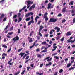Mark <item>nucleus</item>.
Instances as JSON below:
<instances>
[{
    "label": "nucleus",
    "mask_w": 75,
    "mask_h": 75,
    "mask_svg": "<svg viewBox=\"0 0 75 75\" xmlns=\"http://www.w3.org/2000/svg\"><path fill=\"white\" fill-rule=\"evenodd\" d=\"M48 13L47 12L45 13L43 16L44 18H45V21H48V18L47 17V15Z\"/></svg>",
    "instance_id": "1"
},
{
    "label": "nucleus",
    "mask_w": 75,
    "mask_h": 75,
    "mask_svg": "<svg viewBox=\"0 0 75 75\" xmlns=\"http://www.w3.org/2000/svg\"><path fill=\"white\" fill-rule=\"evenodd\" d=\"M57 19L54 18H50L49 21V23H55L57 21Z\"/></svg>",
    "instance_id": "2"
},
{
    "label": "nucleus",
    "mask_w": 75,
    "mask_h": 75,
    "mask_svg": "<svg viewBox=\"0 0 75 75\" xmlns=\"http://www.w3.org/2000/svg\"><path fill=\"white\" fill-rule=\"evenodd\" d=\"M54 7V5H52V4L49 3L48 4V7H47V9L49 10L50 8L51 9V8H52Z\"/></svg>",
    "instance_id": "3"
},
{
    "label": "nucleus",
    "mask_w": 75,
    "mask_h": 75,
    "mask_svg": "<svg viewBox=\"0 0 75 75\" xmlns=\"http://www.w3.org/2000/svg\"><path fill=\"white\" fill-rule=\"evenodd\" d=\"M19 37L17 36H16L12 40L14 41V42H15L16 41L19 40Z\"/></svg>",
    "instance_id": "4"
},
{
    "label": "nucleus",
    "mask_w": 75,
    "mask_h": 75,
    "mask_svg": "<svg viewBox=\"0 0 75 75\" xmlns=\"http://www.w3.org/2000/svg\"><path fill=\"white\" fill-rule=\"evenodd\" d=\"M33 1L31 2L30 1H29L25 2V4H26V3H27L28 4L27 5V6H29L30 4H33Z\"/></svg>",
    "instance_id": "5"
},
{
    "label": "nucleus",
    "mask_w": 75,
    "mask_h": 75,
    "mask_svg": "<svg viewBox=\"0 0 75 75\" xmlns=\"http://www.w3.org/2000/svg\"><path fill=\"white\" fill-rule=\"evenodd\" d=\"M75 41V38L74 40H71L70 39H68L67 40V43L71 42V43H74Z\"/></svg>",
    "instance_id": "6"
},
{
    "label": "nucleus",
    "mask_w": 75,
    "mask_h": 75,
    "mask_svg": "<svg viewBox=\"0 0 75 75\" xmlns=\"http://www.w3.org/2000/svg\"><path fill=\"white\" fill-rule=\"evenodd\" d=\"M34 14V13H33V12H30L29 13H28V14H26V17H28L29 16H30V15H31L32 16H33Z\"/></svg>",
    "instance_id": "7"
},
{
    "label": "nucleus",
    "mask_w": 75,
    "mask_h": 75,
    "mask_svg": "<svg viewBox=\"0 0 75 75\" xmlns=\"http://www.w3.org/2000/svg\"><path fill=\"white\" fill-rule=\"evenodd\" d=\"M28 39L29 42L30 43L32 42L33 41V39L29 37H28Z\"/></svg>",
    "instance_id": "8"
},
{
    "label": "nucleus",
    "mask_w": 75,
    "mask_h": 75,
    "mask_svg": "<svg viewBox=\"0 0 75 75\" xmlns=\"http://www.w3.org/2000/svg\"><path fill=\"white\" fill-rule=\"evenodd\" d=\"M12 59H11L8 62V64H9L10 65H12L13 64V63L12 62V63H11V61H12Z\"/></svg>",
    "instance_id": "9"
},
{
    "label": "nucleus",
    "mask_w": 75,
    "mask_h": 75,
    "mask_svg": "<svg viewBox=\"0 0 75 75\" xmlns=\"http://www.w3.org/2000/svg\"><path fill=\"white\" fill-rule=\"evenodd\" d=\"M67 8L66 7H64V8H63L62 12L63 13H65V12H67V10H66V9Z\"/></svg>",
    "instance_id": "10"
},
{
    "label": "nucleus",
    "mask_w": 75,
    "mask_h": 75,
    "mask_svg": "<svg viewBox=\"0 0 75 75\" xmlns=\"http://www.w3.org/2000/svg\"><path fill=\"white\" fill-rule=\"evenodd\" d=\"M71 34H72V33L70 32H68L67 33L66 35H67V36H69V35H71Z\"/></svg>",
    "instance_id": "11"
},
{
    "label": "nucleus",
    "mask_w": 75,
    "mask_h": 75,
    "mask_svg": "<svg viewBox=\"0 0 75 75\" xmlns=\"http://www.w3.org/2000/svg\"><path fill=\"white\" fill-rule=\"evenodd\" d=\"M4 16H5V15L3 13L1 15V17H0V20H1V19H2V18H4Z\"/></svg>",
    "instance_id": "12"
},
{
    "label": "nucleus",
    "mask_w": 75,
    "mask_h": 75,
    "mask_svg": "<svg viewBox=\"0 0 75 75\" xmlns=\"http://www.w3.org/2000/svg\"><path fill=\"white\" fill-rule=\"evenodd\" d=\"M25 55V53H23L22 52L20 53L19 54V55H21V57H22L23 56V55Z\"/></svg>",
    "instance_id": "13"
},
{
    "label": "nucleus",
    "mask_w": 75,
    "mask_h": 75,
    "mask_svg": "<svg viewBox=\"0 0 75 75\" xmlns=\"http://www.w3.org/2000/svg\"><path fill=\"white\" fill-rule=\"evenodd\" d=\"M34 22H33L31 21H29L28 24V26H29V25H31V24L32 23H33H33H34Z\"/></svg>",
    "instance_id": "14"
},
{
    "label": "nucleus",
    "mask_w": 75,
    "mask_h": 75,
    "mask_svg": "<svg viewBox=\"0 0 75 75\" xmlns=\"http://www.w3.org/2000/svg\"><path fill=\"white\" fill-rule=\"evenodd\" d=\"M35 42L33 45L32 46H30V49H31L33 47H34V46H35Z\"/></svg>",
    "instance_id": "15"
},
{
    "label": "nucleus",
    "mask_w": 75,
    "mask_h": 75,
    "mask_svg": "<svg viewBox=\"0 0 75 75\" xmlns=\"http://www.w3.org/2000/svg\"><path fill=\"white\" fill-rule=\"evenodd\" d=\"M39 18V16H36L35 18V21L36 23H37L38 22V20L37 19H38Z\"/></svg>",
    "instance_id": "16"
},
{
    "label": "nucleus",
    "mask_w": 75,
    "mask_h": 75,
    "mask_svg": "<svg viewBox=\"0 0 75 75\" xmlns=\"http://www.w3.org/2000/svg\"><path fill=\"white\" fill-rule=\"evenodd\" d=\"M29 54H25V55L23 57L22 59L23 60L24 59L25 57H26V56H27V55H28Z\"/></svg>",
    "instance_id": "17"
},
{
    "label": "nucleus",
    "mask_w": 75,
    "mask_h": 75,
    "mask_svg": "<svg viewBox=\"0 0 75 75\" xmlns=\"http://www.w3.org/2000/svg\"><path fill=\"white\" fill-rule=\"evenodd\" d=\"M74 57H72L71 58V59L73 60V61H71V64H72V63H74Z\"/></svg>",
    "instance_id": "18"
},
{
    "label": "nucleus",
    "mask_w": 75,
    "mask_h": 75,
    "mask_svg": "<svg viewBox=\"0 0 75 75\" xmlns=\"http://www.w3.org/2000/svg\"><path fill=\"white\" fill-rule=\"evenodd\" d=\"M52 64V63H51V62H50L49 63V64H46V67L49 66V65H51Z\"/></svg>",
    "instance_id": "19"
},
{
    "label": "nucleus",
    "mask_w": 75,
    "mask_h": 75,
    "mask_svg": "<svg viewBox=\"0 0 75 75\" xmlns=\"http://www.w3.org/2000/svg\"><path fill=\"white\" fill-rule=\"evenodd\" d=\"M30 18L32 20L31 21H32L33 23V22L34 23V18H33V16H32Z\"/></svg>",
    "instance_id": "20"
},
{
    "label": "nucleus",
    "mask_w": 75,
    "mask_h": 75,
    "mask_svg": "<svg viewBox=\"0 0 75 75\" xmlns=\"http://www.w3.org/2000/svg\"><path fill=\"white\" fill-rule=\"evenodd\" d=\"M73 4H74V1H71V2L69 3V5H73Z\"/></svg>",
    "instance_id": "21"
},
{
    "label": "nucleus",
    "mask_w": 75,
    "mask_h": 75,
    "mask_svg": "<svg viewBox=\"0 0 75 75\" xmlns=\"http://www.w3.org/2000/svg\"><path fill=\"white\" fill-rule=\"evenodd\" d=\"M2 47L4 48H7V46L6 45H2Z\"/></svg>",
    "instance_id": "22"
},
{
    "label": "nucleus",
    "mask_w": 75,
    "mask_h": 75,
    "mask_svg": "<svg viewBox=\"0 0 75 75\" xmlns=\"http://www.w3.org/2000/svg\"><path fill=\"white\" fill-rule=\"evenodd\" d=\"M71 65H72L71 63H69L67 66V68H68V67H70V66H71Z\"/></svg>",
    "instance_id": "23"
},
{
    "label": "nucleus",
    "mask_w": 75,
    "mask_h": 75,
    "mask_svg": "<svg viewBox=\"0 0 75 75\" xmlns=\"http://www.w3.org/2000/svg\"><path fill=\"white\" fill-rule=\"evenodd\" d=\"M17 15H15L13 17V19H14V18H17Z\"/></svg>",
    "instance_id": "24"
},
{
    "label": "nucleus",
    "mask_w": 75,
    "mask_h": 75,
    "mask_svg": "<svg viewBox=\"0 0 75 75\" xmlns=\"http://www.w3.org/2000/svg\"><path fill=\"white\" fill-rule=\"evenodd\" d=\"M63 71H64V70H63V69H61L59 70V72L61 74V73H62V72Z\"/></svg>",
    "instance_id": "25"
},
{
    "label": "nucleus",
    "mask_w": 75,
    "mask_h": 75,
    "mask_svg": "<svg viewBox=\"0 0 75 75\" xmlns=\"http://www.w3.org/2000/svg\"><path fill=\"white\" fill-rule=\"evenodd\" d=\"M54 58H55V59H59V57L57 56H54Z\"/></svg>",
    "instance_id": "26"
},
{
    "label": "nucleus",
    "mask_w": 75,
    "mask_h": 75,
    "mask_svg": "<svg viewBox=\"0 0 75 75\" xmlns=\"http://www.w3.org/2000/svg\"><path fill=\"white\" fill-rule=\"evenodd\" d=\"M4 55L6 56V57H7V54H5V53H4L2 54V57H3Z\"/></svg>",
    "instance_id": "27"
},
{
    "label": "nucleus",
    "mask_w": 75,
    "mask_h": 75,
    "mask_svg": "<svg viewBox=\"0 0 75 75\" xmlns=\"http://www.w3.org/2000/svg\"><path fill=\"white\" fill-rule=\"evenodd\" d=\"M31 7H32V8H35V4H33L32 6H31Z\"/></svg>",
    "instance_id": "28"
},
{
    "label": "nucleus",
    "mask_w": 75,
    "mask_h": 75,
    "mask_svg": "<svg viewBox=\"0 0 75 75\" xmlns=\"http://www.w3.org/2000/svg\"><path fill=\"white\" fill-rule=\"evenodd\" d=\"M43 26L42 25L40 27V28L39 29V30H42V29H43Z\"/></svg>",
    "instance_id": "29"
},
{
    "label": "nucleus",
    "mask_w": 75,
    "mask_h": 75,
    "mask_svg": "<svg viewBox=\"0 0 75 75\" xmlns=\"http://www.w3.org/2000/svg\"><path fill=\"white\" fill-rule=\"evenodd\" d=\"M30 19H31L30 17L26 19V21H29V20H30Z\"/></svg>",
    "instance_id": "30"
},
{
    "label": "nucleus",
    "mask_w": 75,
    "mask_h": 75,
    "mask_svg": "<svg viewBox=\"0 0 75 75\" xmlns=\"http://www.w3.org/2000/svg\"><path fill=\"white\" fill-rule=\"evenodd\" d=\"M57 33H58V32H59V30H60V28H58L57 30Z\"/></svg>",
    "instance_id": "31"
},
{
    "label": "nucleus",
    "mask_w": 75,
    "mask_h": 75,
    "mask_svg": "<svg viewBox=\"0 0 75 75\" xmlns=\"http://www.w3.org/2000/svg\"><path fill=\"white\" fill-rule=\"evenodd\" d=\"M11 48L10 47V49L8 50V51H7L8 53H9V52H10V51H11Z\"/></svg>",
    "instance_id": "32"
},
{
    "label": "nucleus",
    "mask_w": 75,
    "mask_h": 75,
    "mask_svg": "<svg viewBox=\"0 0 75 75\" xmlns=\"http://www.w3.org/2000/svg\"><path fill=\"white\" fill-rule=\"evenodd\" d=\"M23 49V48H21L20 49H19L18 50V52H20V51H21Z\"/></svg>",
    "instance_id": "33"
},
{
    "label": "nucleus",
    "mask_w": 75,
    "mask_h": 75,
    "mask_svg": "<svg viewBox=\"0 0 75 75\" xmlns=\"http://www.w3.org/2000/svg\"><path fill=\"white\" fill-rule=\"evenodd\" d=\"M7 20V17L4 18L3 19V21H6Z\"/></svg>",
    "instance_id": "34"
},
{
    "label": "nucleus",
    "mask_w": 75,
    "mask_h": 75,
    "mask_svg": "<svg viewBox=\"0 0 75 75\" xmlns=\"http://www.w3.org/2000/svg\"><path fill=\"white\" fill-rule=\"evenodd\" d=\"M65 21H66V20H65V19L62 20V23H65Z\"/></svg>",
    "instance_id": "35"
},
{
    "label": "nucleus",
    "mask_w": 75,
    "mask_h": 75,
    "mask_svg": "<svg viewBox=\"0 0 75 75\" xmlns=\"http://www.w3.org/2000/svg\"><path fill=\"white\" fill-rule=\"evenodd\" d=\"M48 3V1L46 0L45 1V2L44 3V4H46L47 3Z\"/></svg>",
    "instance_id": "36"
},
{
    "label": "nucleus",
    "mask_w": 75,
    "mask_h": 75,
    "mask_svg": "<svg viewBox=\"0 0 75 75\" xmlns=\"http://www.w3.org/2000/svg\"><path fill=\"white\" fill-rule=\"evenodd\" d=\"M25 70H24L22 72L21 75H23V74H24V73L25 72Z\"/></svg>",
    "instance_id": "37"
},
{
    "label": "nucleus",
    "mask_w": 75,
    "mask_h": 75,
    "mask_svg": "<svg viewBox=\"0 0 75 75\" xmlns=\"http://www.w3.org/2000/svg\"><path fill=\"white\" fill-rule=\"evenodd\" d=\"M13 34V32H10L9 33H8V34L9 35H12Z\"/></svg>",
    "instance_id": "38"
},
{
    "label": "nucleus",
    "mask_w": 75,
    "mask_h": 75,
    "mask_svg": "<svg viewBox=\"0 0 75 75\" xmlns=\"http://www.w3.org/2000/svg\"><path fill=\"white\" fill-rule=\"evenodd\" d=\"M44 44V45H46L47 44V42H44L42 43V44Z\"/></svg>",
    "instance_id": "39"
},
{
    "label": "nucleus",
    "mask_w": 75,
    "mask_h": 75,
    "mask_svg": "<svg viewBox=\"0 0 75 75\" xmlns=\"http://www.w3.org/2000/svg\"><path fill=\"white\" fill-rule=\"evenodd\" d=\"M52 57L50 59H47V61H48V62L51 61V60H52Z\"/></svg>",
    "instance_id": "40"
},
{
    "label": "nucleus",
    "mask_w": 75,
    "mask_h": 75,
    "mask_svg": "<svg viewBox=\"0 0 75 75\" xmlns=\"http://www.w3.org/2000/svg\"><path fill=\"white\" fill-rule=\"evenodd\" d=\"M38 57L40 58H41V56L40 54H38Z\"/></svg>",
    "instance_id": "41"
},
{
    "label": "nucleus",
    "mask_w": 75,
    "mask_h": 75,
    "mask_svg": "<svg viewBox=\"0 0 75 75\" xmlns=\"http://www.w3.org/2000/svg\"><path fill=\"white\" fill-rule=\"evenodd\" d=\"M64 38L63 37L61 40L60 41H64Z\"/></svg>",
    "instance_id": "42"
},
{
    "label": "nucleus",
    "mask_w": 75,
    "mask_h": 75,
    "mask_svg": "<svg viewBox=\"0 0 75 75\" xmlns=\"http://www.w3.org/2000/svg\"><path fill=\"white\" fill-rule=\"evenodd\" d=\"M50 58V56L47 57L46 58H45V60H47V59H49V58Z\"/></svg>",
    "instance_id": "43"
},
{
    "label": "nucleus",
    "mask_w": 75,
    "mask_h": 75,
    "mask_svg": "<svg viewBox=\"0 0 75 75\" xmlns=\"http://www.w3.org/2000/svg\"><path fill=\"white\" fill-rule=\"evenodd\" d=\"M18 17H20V16H21V13H19L18 14Z\"/></svg>",
    "instance_id": "44"
},
{
    "label": "nucleus",
    "mask_w": 75,
    "mask_h": 75,
    "mask_svg": "<svg viewBox=\"0 0 75 75\" xmlns=\"http://www.w3.org/2000/svg\"><path fill=\"white\" fill-rule=\"evenodd\" d=\"M27 70L28 71H29V69H31V67H27Z\"/></svg>",
    "instance_id": "45"
},
{
    "label": "nucleus",
    "mask_w": 75,
    "mask_h": 75,
    "mask_svg": "<svg viewBox=\"0 0 75 75\" xmlns=\"http://www.w3.org/2000/svg\"><path fill=\"white\" fill-rule=\"evenodd\" d=\"M13 28H14V27L13 26L11 28H10V31L13 30Z\"/></svg>",
    "instance_id": "46"
},
{
    "label": "nucleus",
    "mask_w": 75,
    "mask_h": 75,
    "mask_svg": "<svg viewBox=\"0 0 75 75\" xmlns=\"http://www.w3.org/2000/svg\"><path fill=\"white\" fill-rule=\"evenodd\" d=\"M4 1H5V0H1V1H0V3H3V2H4Z\"/></svg>",
    "instance_id": "47"
},
{
    "label": "nucleus",
    "mask_w": 75,
    "mask_h": 75,
    "mask_svg": "<svg viewBox=\"0 0 75 75\" xmlns=\"http://www.w3.org/2000/svg\"><path fill=\"white\" fill-rule=\"evenodd\" d=\"M29 58H30V56H27L25 58V59H28Z\"/></svg>",
    "instance_id": "48"
},
{
    "label": "nucleus",
    "mask_w": 75,
    "mask_h": 75,
    "mask_svg": "<svg viewBox=\"0 0 75 75\" xmlns=\"http://www.w3.org/2000/svg\"><path fill=\"white\" fill-rule=\"evenodd\" d=\"M61 16H62V14L61 13L59 14L57 16L58 17H61Z\"/></svg>",
    "instance_id": "49"
},
{
    "label": "nucleus",
    "mask_w": 75,
    "mask_h": 75,
    "mask_svg": "<svg viewBox=\"0 0 75 75\" xmlns=\"http://www.w3.org/2000/svg\"><path fill=\"white\" fill-rule=\"evenodd\" d=\"M43 65H44V64H43V63L41 64L40 65V68H41V67H42V66H43Z\"/></svg>",
    "instance_id": "50"
},
{
    "label": "nucleus",
    "mask_w": 75,
    "mask_h": 75,
    "mask_svg": "<svg viewBox=\"0 0 75 75\" xmlns=\"http://www.w3.org/2000/svg\"><path fill=\"white\" fill-rule=\"evenodd\" d=\"M75 18H74L73 19V23H75Z\"/></svg>",
    "instance_id": "51"
},
{
    "label": "nucleus",
    "mask_w": 75,
    "mask_h": 75,
    "mask_svg": "<svg viewBox=\"0 0 75 75\" xmlns=\"http://www.w3.org/2000/svg\"><path fill=\"white\" fill-rule=\"evenodd\" d=\"M57 46H53V48H54V49H55V50H56V48H57Z\"/></svg>",
    "instance_id": "52"
},
{
    "label": "nucleus",
    "mask_w": 75,
    "mask_h": 75,
    "mask_svg": "<svg viewBox=\"0 0 75 75\" xmlns=\"http://www.w3.org/2000/svg\"><path fill=\"white\" fill-rule=\"evenodd\" d=\"M27 6H25L24 7H23V8H22L23 10H25V8H26V7Z\"/></svg>",
    "instance_id": "53"
},
{
    "label": "nucleus",
    "mask_w": 75,
    "mask_h": 75,
    "mask_svg": "<svg viewBox=\"0 0 75 75\" xmlns=\"http://www.w3.org/2000/svg\"><path fill=\"white\" fill-rule=\"evenodd\" d=\"M58 54V53H54V54H52V56H54V55H57Z\"/></svg>",
    "instance_id": "54"
},
{
    "label": "nucleus",
    "mask_w": 75,
    "mask_h": 75,
    "mask_svg": "<svg viewBox=\"0 0 75 75\" xmlns=\"http://www.w3.org/2000/svg\"><path fill=\"white\" fill-rule=\"evenodd\" d=\"M74 12H75V10H72L71 11V13L72 14L74 13Z\"/></svg>",
    "instance_id": "55"
},
{
    "label": "nucleus",
    "mask_w": 75,
    "mask_h": 75,
    "mask_svg": "<svg viewBox=\"0 0 75 75\" xmlns=\"http://www.w3.org/2000/svg\"><path fill=\"white\" fill-rule=\"evenodd\" d=\"M45 48V46H42L41 47V50H42L43 49Z\"/></svg>",
    "instance_id": "56"
},
{
    "label": "nucleus",
    "mask_w": 75,
    "mask_h": 75,
    "mask_svg": "<svg viewBox=\"0 0 75 75\" xmlns=\"http://www.w3.org/2000/svg\"><path fill=\"white\" fill-rule=\"evenodd\" d=\"M30 66L31 67H32V68L33 67H34V64H31V65H30Z\"/></svg>",
    "instance_id": "57"
},
{
    "label": "nucleus",
    "mask_w": 75,
    "mask_h": 75,
    "mask_svg": "<svg viewBox=\"0 0 75 75\" xmlns=\"http://www.w3.org/2000/svg\"><path fill=\"white\" fill-rule=\"evenodd\" d=\"M36 51H37V52H38V51H40V49L38 48L36 49Z\"/></svg>",
    "instance_id": "58"
},
{
    "label": "nucleus",
    "mask_w": 75,
    "mask_h": 75,
    "mask_svg": "<svg viewBox=\"0 0 75 75\" xmlns=\"http://www.w3.org/2000/svg\"><path fill=\"white\" fill-rule=\"evenodd\" d=\"M8 25L5 28L4 30H7V28H8Z\"/></svg>",
    "instance_id": "59"
},
{
    "label": "nucleus",
    "mask_w": 75,
    "mask_h": 75,
    "mask_svg": "<svg viewBox=\"0 0 75 75\" xmlns=\"http://www.w3.org/2000/svg\"><path fill=\"white\" fill-rule=\"evenodd\" d=\"M64 62V60H61V64H62Z\"/></svg>",
    "instance_id": "60"
},
{
    "label": "nucleus",
    "mask_w": 75,
    "mask_h": 75,
    "mask_svg": "<svg viewBox=\"0 0 75 75\" xmlns=\"http://www.w3.org/2000/svg\"><path fill=\"white\" fill-rule=\"evenodd\" d=\"M41 21H39L38 23V25L40 24V23H41Z\"/></svg>",
    "instance_id": "61"
},
{
    "label": "nucleus",
    "mask_w": 75,
    "mask_h": 75,
    "mask_svg": "<svg viewBox=\"0 0 75 75\" xmlns=\"http://www.w3.org/2000/svg\"><path fill=\"white\" fill-rule=\"evenodd\" d=\"M19 33H20V29H18V33L19 34Z\"/></svg>",
    "instance_id": "62"
},
{
    "label": "nucleus",
    "mask_w": 75,
    "mask_h": 75,
    "mask_svg": "<svg viewBox=\"0 0 75 75\" xmlns=\"http://www.w3.org/2000/svg\"><path fill=\"white\" fill-rule=\"evenodd\" d=\"M58 74V72H55V74H54V75H57Z\"/></svg>",
    "instance_id": "63"
},
{
    "label": "nucleus",
    "mask_w": 75,
    "mask_h": 75,
    "mask_svg": "<svg viewBox=\"0 0 75 75\" xmlns=\"http://www.w3.org/2000/svg\"><path fill=\"white\" fill-rule=\"evenodd\" d=\"M57 40H59V36H57L56 37Z\"/></svg>",
    "instance_id": "64"
}]
</instances>
